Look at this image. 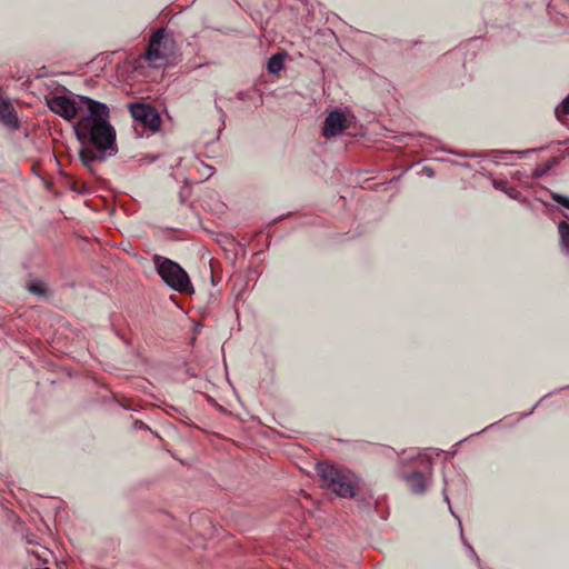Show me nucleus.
Here are the masks:
<instances>
[{
    "label": "nucleus",
    "instance_id": "obj_11",
    "mask_svg": "<svg viewBox=\"0 0 569 569\" xmlns=\"http://www.w3.org/2000/svg\"><path fill=\"white\" fill-rule=\"evenodd\" d=\"M283 54H274L268 60L267 69L270 73H278L283 68Z\"/></svg>",
    "mask_w": 569,
    "mask_h": 569
},
{
    "label": "nucleus",
    "instance_id": "obj_3",
    "mask_svg": "<svg viewBox=\"0 0 569 569\" xmlns=\"http://www.w3.org/2000/svg\"><path fill=\"white\" fill-rule=\"evenodd\" d=\"M153 263L164 283L178 292H188L191 282L188 273L174 261L156 254Z\"/></svg>",
    "mask_w": 569,
    "mask_h": 569
},
{
    "label": "nucleus",
    "instance_id": "obj_8",
    "mask_svg": "<svg viewBox=\"0 0 569 569\" xmlns=\"http://www.w3.org/2000/svg\"><path fill=\"white\" fill-rule=\"evenodd\" d=\"M0 122L8 128L17 129L19 119L12 103L0 96Z\"/></svg>",
    "mask_w": 569,
    "mask_h": 569
},
{
    "label": "nucleus",
    "instance_id": "obj_12",
    "mask_svg": "<svg viewBox=\"0 0 569 569\" xmlns=\"http://www.w3.org/2000/svg\"><path fill=\"white\" fill-rule=\"evenodd\" d=\"M558 230L561 239V246L567 252H569V223L566 221L559 222Z\"/></svg>",
    "mask_w": 569,
    "mask_h": 569
},
{
    "label": "nucleus",
    "instance_id": "obj_14",
    "mask_svg": "<svg viewBox=\"0 0 569 569\" xmlns=\"http://www.w3.org/2000/svg\"><path fill=\"white\" fill-rule=\"evenodd\" d=\"M562 113V114H569V94L567 96L566 99L562 100V102L557 107L556 109V113L559 114V113Z\"/></svg>",
    "mask_w": 569,
    "mask_h": 569
},
{
    "label": "nucleus",
    "instance_id": "obj_1",
    "mask_svg": "<svg viewBox=\"0 0 569 569\" xmlns=\"http://www.w3.org/2000/svg\"><path fill=\"white\" fill-rule=\"evenodd\" d=\"M88 114L81 116L76 133L79 139L89 141L100 150L112 149L116 141V131L109 122V108L99 101L82 97Z\"/></svg>",
    "mask_w": 569,
    "mask_h": 569
},
{
    "label": "nucleus",
    "instance_id": "obj_2",
    "mask_svg": "<svg viewBox=\"0 0 569 569\" xmlns=\"http://www.w3.org/2000/svg\"><path fill=\"white\" fill-rule=\"evenodd\" d=\"M317 473L322 487L341 498H353L359 490V478L350 470L338 468L329 462H319Z\"/></svg>",
    "mask_w": 569,
    "mask_h": 569
},
{
    "label": "nucleus",
    "instance_id": "obj_13",
    "mask_svg": "<svg viewBox=\"0 0 569 569\" xmlns=\"http://www.w3.org/2000/svg\"><path fill=\"white\" fill-rule=\"evenodd\" d=\"M28 289L33 295L43 296L46 290H47V287H46V284L43 282L36 281V282L30 283Z\"/></svg>",
    "mask_w": 569,
    "mask_h": 569
},
{
    "label": "nucleus",
    "instance_id": "obj_15",
    "mask_svg": "<svg viewBox=\"0 0 569 569\" xmlns=\"http://www.w3.org/2000/svg\"><path fill=\"white\" fill-rule=\"evenodd\" d=\"M552 199L560 203L561 206H563L565 208L569 209V198L562 196V194H559V193H553L552 194Z\"/></svg>",
    "mask_w": 569,
    "mask_h": 569
},
{
    "label": "nucleus",
    "instance_id": "obj_4",
    "mask_svg": "<svg viewBox=\"0 0 569 569\" xmlns=\"http://www.w3.org/2000/svg\"><path fill=\"white\" fill-rule=\"evenodd\" d=\"M176 52L174 41L163 29L157 30L150 40L146 60L154 68L164 66Z\"/></svg>",
    "mask_w": 569,
    "mask_h": 569
},
{
    "label": "nucleus",
    "instance_id": "obj_10",
    "mask_svg": "<svg viewBox=\"0 0 569 569\" xmlns=\"http://www.w3.org/2000/svg\"><path fill=\"white\" fill-rule=\"evenodd\" d=\"M407 482L411 491L422 493L426 489V479L420 472H413L407 477Z\"/></svg>",
    "mask_w": 569,
    "mask_h": 569
},
{
    "label": "nucleus",
    "instance_id": "obj_6",
    "mask_svg": "<svg viewBox=\"0 0 569 569\" xmlns=\"http://www.w3.org/2000/svg\"><path fill=\"white\" fill-rule=\"evenodd\" d=\"M131 114L134 120L144 127L156 131L160 127V116L154 108L147 104H134L131 107Z\"/></svg>",
    "mask_w": 569,
    "mask_h": 569
},
{
    "label": "nucleus",
    "instance_id": "obj_5",
    "mask_svg": "<svg viewBox=\"0 0 569 569\" xmlns=\"http://www.w3.org/2000/svg\"><path fill=\"white\" fill-rule=\"evenodd\" d=\"M81 98L82 97H79L78 100H73L67 96H53L48 99L47 104L52 112L70 121L82 111L83 107H86V103L81 101Z\"/></svg>",
    "mask_w": 569,
    "mask_h": 569
},
{
    "label": "nucleus",
    "instance_id": "obj_9",
    "mask_svg": "<svg viewBox=\"0 0 569 569\" xmlns=\"http://www.w3.org/2000/svg\"><path fill=\"white\" fill-rule=\"evenodd\" d=\"M104 151L106 150H100L98 148L93 149L91 147H83L80 152H79V156H80V159L82 161V163L91 169L92 168V164L96 162V161H103L104 160Z\"/></svg>",
    "mask_w": 569,
    "mask_h": 569
},
{
    "label": "nucleus",
    "instance_id": "obj_7",
    "mask_svg": "<svg viewBox=\"0 0 569 569\" xmlns=\"http://www.w3.org/2000/svg\"><path fill=\"white\" fill-rule=\"evenodd\" d=\"M347 128L348 122L346 116L335 110L327 116L322 133L326 138H330L340 134Z\"/></svg>",
    "mask_w": 569,
    "mask_h": 569
}]
</instances>
